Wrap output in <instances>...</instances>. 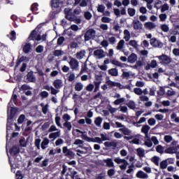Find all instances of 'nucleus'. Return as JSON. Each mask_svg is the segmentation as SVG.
<instances>
[{
	"label": "nucleus",
	"mask_w": 179,
	"mask_h": 179,
	"mask_svg": "<svg viewBox=\"0 0 179 179\" xmlns=\"http://www.w3.org/2000/svg\"><path fill=\"white\" fill-rule=\"evenodd\" d=\"M150 43L151 45H152V47H155L157 48H163V43L156 39V38H151Z\"/></svg>",
	"instance_id": "obj_12"
},
{
	"label": "nucleus",
	"mask_w": 179,
	"mask_h": 179,
	"mask_svg": "<svg viewBox=\"0 0 179 179\" xmlns=\"http://www.w3.org/2000/svg\"><path fill=\"white\" fill-rule=\"evenodd\" d=\"M167 96H176V91L173 90L172 88H169V90L166 92Z\"/></svg>",
	"instance_id": "obj_61"
},
{
	"label": "nucleus",
	"mask_w": 179,
	"mask_h": 179,
	"mask_svg": "<svg viewBox=\"0 0 179 179\" xmlns=\"http://www.w3.org/2000/svg\"><path fill=\"white\" fill-rule=\"evenodd\" d=\"M69 65H70V68L71 69H73V71H78L79 68V62L76 58L70 57Z\"/></svg>",
	"instance_id": "obj_8"
},
{
	"label": "nucleus",
	"mask_w": 179,
	"mask_h": 179,
	"mask_svg": "<svg viewBox=\"0 0 179 179\" xmlns=\"http://www.w3.org/2000/svg\"><path fill=\"white\" fill-rule=\"evenodd\" d=\"M116 128H120L119 131L122 132L124 135H131V132H132L129 129L127 128L125 126L122 125L120 122H115Z\"/></svg>",
	"instance_id": "obj_6"
},
{
	"label": "nucleus",
	"mask_w": 179,
	"mask_h": 179,
	"mask_svg": "<svg viewBox=\"0 0 179 179\" xmlns=\"http://www.w3.org/2000/svg\"><path fill=\"white\" fill-rule=\"evenodd\" d=\"M38 4L36 3L32 4L31 6V12H33V13H35V15H36L37 10H38Z\"/></svg>",
	"instance_id": "obj_51"
},
{
	"label": "nucleus",
	"mask_w": 179,
	"mask_h": 179,
	"mask_svg": "<svg viewBox=\"0 0 179 179\" xmlns=\"http://www.w3.org/2000/svg\"><path fill=\"white\" fill-rule=\"evenodd\" d=\"M25 119H26V116L24 115H20L17 119V123L23 124V122H24Z\"/></svg>",
	"instance_id": "obj_60"
},
{
	"label": "nucleus",
	"mask_w": 179,
	"mask_h": 179,
	"mask_svg": "<svg viewBox=\"0 0 179 179\" xmlns=\"http://www.w3.org/2000/svg\"><path fill=\"white\" fill-rule=\"evenodd\" d=\"M171 120L173 122H179V117H177V114H176V113H173L171 115Z\"/></svg>",
	"instance_id": "obj_41"
},
{
	"label": "nucleus",
	"mask_w": 179,
	"mask_h": 179,
	"mask_svg": "<svg viewBox=\"0 0 179 179\" xmlns=\"http://www.w3.org/2000/svg\"><path fill=\"white\" fill-rule=\"evenodd\" d=\"M173 140V136H171V135H166L164 137V141L166 143H170Z\"/></svg>",
	"instance_id": "obj_48"
},
{
	"label": "nucleus",
	"mask_w": 179,
	"mask_h": 179,
	"mask_svg": "<svg viewBox=\"0 0 179 179\" xmlns=\"http://www.w3.org/2000/svg\"><path fill=\"white\" fill-rule=\"evenodd\" d=\"M70 177L72 179H78L79 178V175H78V172L76 171H71L70 172Z\"/></svg>",
	"instance_id": "obj_47"
},
{
	"label": "nucleus",
	"mask_w": 179,
	"mask_h": 179,
	"mask_svg": "<svg viewBox=\"0 0 179 179\" xmlns=\"http://www.w3.org/2000/svg\"><path fill=\"white\" fill-rule=\"evenodd\" d=\"M27 80L29 82H31L32 83H35L36 78V76H34L33 71H30L27 73Z\"/></svg>",
	"instance_id": "obj_28"
},
{
	"label": "nucleus",
	"mask_w": 179,
	"mask_h": 179,
	"mask_svg": "<svg viewBox=\"0 0 179 179\" xmlns=\"http://www.w3.org/2000/svg\"><path fill=\"white\" fill-rule=\"evenodd\" d=\"M151 162L155 164V166H159V162H160V157L157 156H154L151 158Z\"/></svg>",
	"instance_id": "obj_45"
},
{
	"label": "nucleus",
	"mask_w": 179,
	"mask_h": 179,
	"mask_svg": "<svg viewBox=\"0 0 179 179\" xmlns=\"http://www.w3.org/2000/svg\"><path fill=\"white\" fill-rule=\"evenodd\" d=\"M134 92L135 93V94H137L138 96H141V94H143V90L139 87L134 88Z\"/></svg>",
	"instance_id": "obj_57"
},
{
	"label": "nucleus",
	"mask_w": 179,
	"mask_h": 179,
	"mask_svg": "<svg viewBox=\"0 0 179 179\" xmlns=\"http://www.w3.org/2000/svg\"><path fill=\"white\" fill-rule=\"evenodd\" d=\"M144 27L147 30H153V29H156V24L155 22H148L144 24Z\"/></svg>",
	"instance_id": "obj_25"
},
{
	"label": "nucleus",
	"mask_w": 179,
	"mask_h": 179,
	"mask_svg": "<svg viewBox=\"0 0 179 179\" xmlns=\"http://www.w3.org/2000/svg\"><path fill=\"white\" fill-rule=\"evenodd\" d=\"M64 13L65 17L67 20H69L70 22H75V23H77L78 24H80V23L82 22V20L80 19H76V16L72 13V9L65 8Z\"/></svg>",
	"instance_id": "obj_2"
},
{
	"label": "nucleus",
	"mask_w": 179,
	"mask_h": 179,
	"mask_svg": "<svg viewBox=\"0 0 179 179\" xmlns=\"http://www.w3.org/2000/svg\"><path fill=\"white\" fill-rule=\"evenodd\" d=\"M79 148L82 149L85 155H87V153H92V146L89 144H85L83 145H79Z\"/></svg>",
	"instance_id": "obj_15"
},
{
	"label": "nucleus",
	"mask_w": 179,
	"mask_h": 179,
	"mask_svg": "<svg viewBox=\"0 0 179 179\" xmlns=\"http://www.w3.org/2000/svg\"><path fill=\"white\" fill-rule=\"evenodd\" d=\"M108 75H110V76L117 77L118 76V69H117L116 68L110 69L108 71Z\"/></svg>",
	"instance_id": "obj_30"
},
{
	"label": "nucleus",
	"mask_w": 179,
	"mask_h": 179,
	"mask_svg": "<svg viewBox=\"0 0 179 179\" xmlns=\"http://www.w3.org/2000/svg\"><path fill=\"white\" fill-rule=\"evenodd\" d=\"M8 37H9L12 41H15L16 40V32L15 31H11L10 34L8 35Z\"/></svg>",
	"instance_id": "obj_49"
},
{
	"label": "nucleus",
	"mask_w": 179,
	"mask_h": 179,
	"mask_svg": "<svg viewBox=\"0 0 179 179\" xmlns=\"http://www.w3.org/2000/svg\"><path fill=\"white\" fill-rule=\"evenodd\" d=\"M52 85L55 88L59 90L64 87V81L61 79H57L53 82Z\"/></svg>",
	"instance_id": "obj_16"
},
{
	"label": "nucleus",
	"mask_w": 179,
	"mask_h": 179,
	"mask_svg": "<svg viewBox=\"0 0 179 179\" xmlns=\"http://www.w3.org/2000/svg\"><path fill=\"white\" fill-rule=\"evenodd\" d=\"M55 146H61V145H64V139L58 138L56 140L55 143Z\"/></svg>",
	"instance_id": "obj_63"
},
{
	"label": "nucleus",
	"mask_w": 179,
	"mask_h": 179,
	"mask_svg": "<svg viewBox=\"0 0 179 179\" xmlns=\"http://www.w3.org/2000/svg\"><path fill=\"white\" fill-rule=\"evenodd\" d=\"M125 98H119L114 101L113 103L115 106H119V104H121L122 103H124Z\"/></svg>",
	"instance_id": "obj_50"
},
{
	"label": "nucleus",
	"mask_w": 179,
	"mask_h": 179,
	"mask_svg": "<svg viewBox=\"0 0 179 179\" xmlns=\"http://www.w3.org/2000/svg\"><path fill=\"white\" fill-rule=\"evenodd\" d=\"M156 58H158L159 63L162 65H169L171 64V57L166 55H162L160 56H157Z\"/></svg>",
	"instance_id": "obj_4"
},
{
	"label": "nucleus",
	"mask_w": 179,
	"mask_h": 179,
	"mask_svg": "<svg viewBox=\"0 0 179 179\" xmlns=\"http://www.w3.org/2000/svg\"><path fill=\"white\" fill-rule=\"evenodd\" d=\"M90 142H92L93 143H99V145H101V143H103L100 137L91 138Z\"/></svg>",
	"instance_id": "obj_40"
},
{
	"label": "nucleus",
	"mask_w": 179,
	"mask_h": 179,
	"mask_svg": "<svg viewBox=\"0 0 179 179\" xmlns=\"http://www.w3.org/2000/svg\"><path fill=\"white\" fill-rule=\"evenodd\" d=\"M136 177L137 178L148 179L149 178V175H148V173H145L143 171H138L136 173Z\"/></svg>",
	"instance_id": "obj_20"
},
{
	"label": "nucleus",
	"mask_w": 179,
	"mask_h": 179,
	"mask_svg": "<svg viewBox=\"0 0 179 179\" xmlns=\"http://www.w3.org/2000/svg\"><path fill=\"white\" fill-rule=\"evenodd\" d=\"M155 150L157 153H160L161 155H163V153H164V147H163L162 145H158L155 148Z\"/></svg>",
	"instance_id": "obj_42"
},
{
	"label": "nucleus",
	"mask_w": 179,
	"mask_h": 179,
	"mask_svg": "<svg viewBox=\"0 0 179 179\" xmlns=\"http://www.w3.org/2000/svg\"><path fill=\"white\" fill-rule=\"evenodd\" d=\"M127 106L131 110H135V108H136V103H135V101H129V102L127 103Z\"/></svg>",
	"instance_id": "obj_35"
},
{
	"label": "nucleus",
	"mask_w": 179,
	"mask_h": 179,
	"mask_svg": "<svg viewBox=\"0 0 179 179\" xmlns=\"http://www.w3.org/2000/svg\"><path fill=\"white\" fill-rule=\"evenodd\" d=\"M61 136V130H59L56 132H52L49 134V139H52V141H55L57 138H59Z\"/></svg>",
	"instance_id": "obj_23"
},
{
	"label": "nucleus",
	"mask_w": 179,
	"mask_h": 179,
	"mask_svg": "<svg viewBox=\"0 0 179 179\" xmlns=\"http://www.w3.org/2000/svg\"><path fill=\"white\" fill-rule=\"evenodd\" d=\"M129 45L132 47L134 50H138L139 48V43L136 40H131L129 41Z\"/></svg>",
	"instance_id": "obj_29"
},
{
	"label": "nucleus",
	"mask_w": 179,
	"mask_h": 179,
	"mask_svg": "<svg viewBox=\"0 0 179 179\" xmlns=\"http://www.w3.org/2000/svg\"><path fill=\"white\" fill-rule=\"evenodd\" d=\"M161 29L162 30V31H164V33H167L169 32V30H170V28L167 24H162L161 25Z\"/></svg>",
	"instance_id": "obj_62"
},
{
	"label": "nucleus",
	"mask_w": 179,
	"mask_h": 179,
	"mask_svg": "<svg viewBox=\"0 0 179 179\" xmlns=\"http://www.w3.org/2000/svg\"><path fill=\"white\" fill-rule=\"evenodd\" d=\"M137 155L140 157V159H142L143 157H145V150L143 148H138L136 150Z\"/></svg>",
	"instance_id": "obj_33"
},
{
	"label": "nucleus",
	"mask_w": 179,
	"mask_h": 179,
	"mask_svg": "<svg viewBox=\"0 0 179 179\" xmlns=\"http://www.w3.org/2000/svg\"><path fill=\"white\" fill-rule=\"evenodd\" d=\"M169 9H170V6L166 3L161 6L162 13H164V12H166V10H169Z\"/></svg>",
	"instance_id": "obj_54"
},
{
	"label": "nucleus",
	"mask_w": 179,
	"mask_h": 179,
	"mask_svg": "<svg viewBox=\"0 0 179 179\" xmlns=\"http://www.w3.org/2000/svg\"><path fill=\"white\" fill-rule=\"evenodd\" d=\"M110 63L112 64V65H115V66H120V68H125V66H127L126 64L121 63V62L115 59L111 60Z\"/></svg>",
	"instance_id": "obj_27"
},
{
	"label": "nucleus",
	"mask_w": 179,
	"mask_h": 179,
	"mask_svg": "<svg viewBox=\"0 0 179 179\" xmlns=\"http://www.w3.org/2000/svg\"><path fill=\"white\" fill-rule=\"evenodd\" d=\"M115 163H117V164H122L119 166L120 169L121 170H127V167H128V161H127L125 159H121L120 157H116L114 159Z\"/></svg>",
	"instance_id": "obj_5"
},
{
	"label": "nucleus",
	"mask_w": 179,
	"mask_h": 179,
	"mask_svg": "<svg viewBox=\"0 0 179 179\" xmlns=\"http://www.w3.org/2000/svg\"><path fill=\"white\" fill-rule=\"evenodd\" d=\"M100 136H101L102 143H103V142H104L106 141H110V136H108V135L106 133L101 134Z\"/></svg>",
	"instance_id": "obj_43"
},
{
	"label": "nucleus",
	"mask_w": 179,
	"mask_h": 179,
	"mask_svg": "<svg viewBox=\"0 0 179 179\" xmlns=\"http://www.w3.org/2000/svg\"><path fill=\"white\" fill-rule=\"evenodd\" d=\"M127 13L131 17H134V16L136 15V10L134 8H129L127 9Z\"/></svg>",
	"instance_id": "obj_38"
},
{
	"label": "nucleus",
	"mask_w": 179,
	"mask_h": 179,
	"mask_svg": "<svg viewBox=\"0 0 179 179\" xmlns=\"http://www.w3.org/2000/svg\"><path fill=\"white\" fill-rule=\"evenodd\" d=\"M103 162L106 164L107 167H114V162L112 159L108 158L103 159Z\"/></svg>",
	"instance_id": "obj_34"
},
{
	"label": "nucleus",
	"mask_w": 179,
	"mask_h": 179,
	"mask_svg": "<svg viewBox=\"0 0 179 179\" xmlns=\"http://www.w3.org/2000/svg\"><path fill=\"white\" fill-rule=\"evenodd\" d=\"M17 99V96L16 94H13L10 101L8 103V106H12V101L13 103H15L16 104V100Z\"/></svg>",
	"instance_id": "obj_58"
},
{
	"label": "nucleus",
	"mask_w": 179,
	"mask_h": 179,
	"mask_svg": "<svg viewBox=\"0 0 179 179\" xmlns=\"http://www.w3.org/2000/svg\"><path fill=\"white\" fill-rule=\"evenodd\" d=\"M20 148L18 145H14L10 149V157H9L10 162H13L14 164H18L20 162H22V157H20Z\"/></svg>",
	"instance_id": "obj_1"
},
{
	"label": "nucleus",
	"mask_w": 179,
	"mask_h": 179,
	"mask_svg": "<svg viewBox=\"0 0 179 179\" xmlns=\"http://www.w3.org/2000/svg\"><path fill=\"white\" fill-rule=\"evenodd\" d=\"M62 118L64 122H69L71 121V115H68V113L63 115Z\"/></svg>",
	"instance_id": "obj_59"
},
{
	"label": "nucleus",
	"mask_w": 179,
	"mask_h": 179,
	"mask_svg": "<svg viewBox=\"0 0 179 179\" xmlns=\"http://www.w3.org/2000/svg\"><path fill=\"white\" fill-rule=\"evenodd\" d=\"M144 145L147 146V148H152L153 146V143L152 142V138H150V136H144Z\"/></svg>",
	"instance_id": "obj_17"
},
{
	"label": "nucleus",
	"mask_w": 179,
	"mask_h": 179,
	"mask_svg": "<svg viewBox=\"0 0 179 179\" xmlns=\"http://www.w3.org/2000/svg\"><path fill=\"white\" fill-rule=\"evenodd\" d=\"M166 153H169L171 155H173L174 153H178L179 152V145H178L177 146H171L169 148H168L166 150H165Z\"/></svg>",
	"instance_id": "obj_14"
},
{
	"label": "nucleus",
	"mask_w": 179,
	"mask_h": 179,
	"mask_svg": "<svg viewBox=\"0 0 179 179\" xmlns=\"http://www.w3.org/2000/svg\"><path fill=\"white\" fill-rule=\"evenodd\" d=\"M63 126L69 131H71L72 129V123H71L70 122H64Z\"/></svg>",
	"instance_id": "obj_53"
},
{
	"label": "nucleus",
	"mask_w": 179,
	"mask_h": 179,
	"mask_svg": "<svg viewBox=\"0 0 179 179\" xmlns=\"http://www.w3.org/2000/svg\"><path fill=\"white\" fill-rule=\"evenodd\" d=\"M66 3V0H52L51 6L52 9H57L58 8H62L64 5Z\"/></svg>",
	"instance_id": "obj_7"
},
{
	"label": "nucleus",
	"mask_w": 179,
	"mask_h": 179,
	"mask_svg": "<svg viewBox=\"0 0 179 179\" xmlns=\"http://www.w3.org/2000/svg\"><path fill=\"white\" fill-rule=\"evenodd\" d=\"M96 10L97 12H99V13H104V10H106V6H104L103 4H98Z\"/></svg>",
	"instance_id": "obj_37"
},
{
	"label": "nucleus",
	"mask_w": 179,
	"mask_h": 179,
	"mask_svg": "<svg viewBox=\"0 0 179 179\" xmlns=\"http://www.w3.org/2000/svg\"><path fill=\"white\" fill-rule=\"evenodd\" d=\"M29 41L31 40H36V41H40V34H37V31L36 30H33L30 34L29 38Z\"/></svg>",
	"instance_id": "obj_13"
},
{
	"label": "nucleus",
	"mask_w": 179,
	"mask_h": 179,
	"mask_svg": "<svg viewBox=\"0 0 179 179\" xmlns=\"http://www.w3.org/2000/svg\"><path fill=\"white\" fill-rule=\"evenodd\" d=\"M141 132L144 134L145 136H149V131H150V127L148 124H144L141 127Z\"/></svg>",
	"instance_id": "obj_24"
},
{
	"label": "nucleus",
	"mask_w": 179,
	"mask_h": 179,
	"mask_svg": "<svg viewBox=\"0 0 179 179\" xmlns=\"http://www.w3.org/2000/svg\"><path fill=\"white\" fill-rule=\"evenodd\" d=\"M85 57H86V50H82L76 54V58L77 59H83Z\"/></svg>",
	"instance_id": "obj_26"
},
{
	"label": "nucleus",
	"mask_w": 179,
	"mask_h": 179,
	"mask_svg": "<svg viewBox=\"0 0 179 179\" xmlns=\"http://www.w3.org/2000/svg\"><path fill=\"white\" fill-rule=\"evenodd\" d=\"M101 22L102 23H110V22H113V19L108 17H106V16H103L101 18Z\"/></svg>",
	"instance_id": "obj_44"
},
{
	"label": "nucleus",
	"mask_w": 179,
	"mask_h": 179,
	"mask_svg": "<svg viewBox=\"0 0 179 179\" xmlns=\"http://www.w3.org/2000/svg\"><path fill=\"white\" fill-rule=\"evenodd\" d=\"M84 17L85 19H86V20H90V19H92V17H93V15H92V13L89 11H86L84 13Z\"/></svg>",
	"instance_id": "obj_55"
},
{
	"label": "nucleus",
	"mask_w": 179,
	"mask_h": 179,
	"mask_svg": "<svg viewBox=\"0 0 179 179\" xmlns=\"http://www.w3.org/2000/svg\"><path fill=\"white\" fill-rule=\"evenodd\" d=\"M94 124L97 127H101V122H103V119L101 117H97L94 120Z\"/></svg>",
	"instance_id": "obj_39"
},
{
	"label": "nucleus",
	"mask_w": 179,
	"mask_h": 179,
	"mask_svg": "<svg viewBox=\"0 0 179 179\" xmlns=\"http://www.w3.org/2000/svg\"><path fill=\"white\" fill-rule=\"evenodd\" d=\"M64 54L65 52L62 50H55L53 52V55H55V57H62V55H64Z\"/></svg>",
	"instance_id": "obj_36"
},
{
	"label": "nucleus",
	"mask_w": 179,
	"mask_h": 179,
	"mask_svg": "<svg viewBox=\"0 0 179 179\" xmlns=\"http://www.w3.org/2000/svg\"><path fill=\"white\" fill-rule=\"evenodd\" d=\"M83 143H85V141H83V140L76 139L73 145H77L79 148V146H83Z\"/></svg>",
	"instance_id": "obj_56"
},
{
	"label": "nucleus",
	"mask_w": 179,
	"mask_h": 179,
	"mask_svg": "<svg viewBox=\"0 0 179 179\" xmlns=\"http://www.w3.org/2000/svg\"><path fill=\"white\" fill-rule=\"evenodd\" d=\"M22 51L24 54H29L31 51V44L25 43L22 45Z\"/></svg>",
	"instance_id": "obj_18"
},
{
	"label": "nucleus",
	"mask_w": 179,
	"mask_h": 179,
	"mask_svg": "<svg viewBox=\"0 0 179 179\" xmlns=\"http://www.w3.org/2000/svg\"><path fill=\"white\" fill-rule=\"evenodd\" d=\"M62 153L64 156H66L67 157H71V159H73L75 157V152L68 149L67 146L62 147Z\"/></svg>",
	"instance_id": "obj_10"
},
{
	"label": "nucleus",
	"mask_w": 179,
	"mask_h": 179,
	"mask_svg": "<svg viewBox=\"0 0 179 179\" xmlns=\"http://www.w3.org/2000/svg\"><path fill=\"white\" fill-rule=\"evenodd\" d=\"M138 59V55L135 53H131L127 58V61L129 64H135Z\"/></svg>",
	"instance_id": "obj_22"
},
{
	"label": "nucleus",
	"mask_w": 179,
	"mask_h": 179,
	"mask_svg": "<svg viewBox=\"0 0 179 179\" xmlns=\"http://www.w3.org/2000/svg\"><path fill=\"white\" fill-rule=\"evenodd\" d=\"M168 166L169 165H168L167 161H166V159L161 162V163L159 164V167H160V169H162V170H164V169H167Z\"/></svg>",
	"instance_id": "obj_52"
},
{
	"label": "nucleus",
	"mask_w": 179,
	"mask_h": 179,
	"mask_svg": "<svg viewBox=\"0 0 179 179\" xmlns=\"http://www.w3.org/2000/svg\"><path fill=\"white\" fill-rule=\"evenodd\" d=\"M74 89L76 92H82L83 90V83H76Z\"/></svg>",
	"instance_id": "obj_31"
},
{
	"label": "nucleus",
	"mask_w": 179,
	"mask_h": 179,
	"mask_svg": "<svg viewBox=\"0 0 179 179\" xmlns=\"http://www.w3.org/2000/svg\"><path fill=\"white\" fill-rule=\"evenodd\" d=\"M65 41V38L64 36H59L57 39V45H62Z\"/></svg>",
	"instance_id": "obj_64"
},
{
	"label": "nucleus",
	"mask_w": 179,
	"mask_h": 179,
	"mask_svg": "<svg viewBox=\"0 0 179 179\" xmlns=\"http://www.w3.org/2000/svg\"><path fill=\"white\" fill-rule=\"evenodd\" d=\"M96 38V30L94 29H87L84 34L85 41H90V40H94Z\"/></svg>",
	"instance_id": "obj_3"
},
{
	"label": "nucleus",
	"mask_w": 179,
	"mask_h": 179,
	"mask_svg": "<svg viewBox=\"0 0 179 179\" xmlns=\"http://www.w3.org/2000/svg\"><path fill=\"white\" fill-rule=\"evenodd\" d=\"M48 145H50V139H48V138H44L41 143V148L42 150H45V149L48 148Z\"/></svg>",
	"instance_id": "obj_21"
},
{
	"label": "nucleus",
	"mask_w": 179,
	"mask_h": 179,
	"mask_svg": "<svg viewBox=\"0 0 179 179\" xmlns=\"http://www.w3.org/2000/svg\"><path fill=\"white\" fill-rule=\"evenodd\" d=\"M34 145L36 149H38V150H40V145H41V138H36L34 141Z\"/></svg>",
	"instance_id": "obj_46"
},
{
	"label": "nucleus",
	"mask_w": 179,
	"mask_h": 179,
	"mask_svg": "<svg viewBox=\"0 0 179 179\" xmlns=\"http://www.w3.org/2000/svg\"><path fill=\"white\" fill-rule=\"evenodd\" d=\"M94 57L96 59H103L106 57V53L102 49H97L94 51Z\"/></svg>",
	"instance_id": "obj_9"
},
{
	"label": "nucleus",
	"mask_w": 179,
	"mask_h": 179,
	"mask_svg": "<svg viewBox=\"0 0 179 179\" xmlns=\"http://www.w3.org/2000/svg\"><path fill=\"white\" fill-rule=\"evenodd\" d=\"M116 50L117 51H124L125 50V41L121 39L117 44Z\"/></svg>",
	"instance_id": "obj_19"
},
{
	"label": "nucleus",
	"mask_w": 179,
	"mask_h": 179,
	"mask_svg": "<svg viewBox=\"0 0 179 179\" xmlns=\"http://www.w3.org/2000/svg\"><path fill=\"white\" fill-rule=\"evenodd\" d=\"M131 26L134 30H142L143 29V24L138 20H133Z\"/></svg>",
	"instance_id": "obj_11"
},
{
	"label": "nucleus",
	"mask_w": 179,
	"mask_h": 179,
	"mask_svg": "<svg viewBox=\"0 0 179 179\" xmlns=\"http://www.w3.org/2000/svg\"><path fill=\"white\" fill-rule=\"evenodd\" d=\"M124 40H125V41H129L131 38V33L129 32V31H128V29H125L124 31V37H123Z\"/></svg>",
	"instance_id": "obj_32"
}]
</instances>
